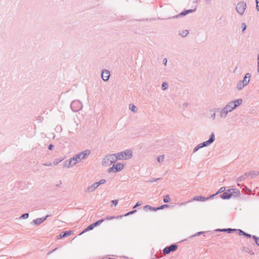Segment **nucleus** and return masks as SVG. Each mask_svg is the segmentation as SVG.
I'll list each match as a JSON object with an SVG mask.
<instances>
[{
    "label": "nucleus",
    "instance_id": "nucleus-51",
    "mask_svg": "<svg viewBox=\"0 0 259 259\" xmlns=\"http://www.w3.org/2000/svg\"><path fill=\"white\" fill-rule=\"evenodd\" d=\"M43 165L50 166H51L52 165V164L51 162H46L45 163H44Z\"/></svg>",
    "mask_w": 259,
    "mask_h": 259
},
{
    "label": "nucleus",
    "instance_id": "nucleus-40",
    "mask_svg": "<svg viewBox=\"0 0 259 259\" xmlns=\"http://www.w3.org/2000/svg\"><path fill=\"white\" fill-rule=\"evenodd\" d=\"M235 232H238V233L239 235H244L245 234V232L243 231L240 230V229H236V231Z\"/></svg>",
    "mask_w": 259,
    "mask_h": 259
},
{
    "label": "nucleus",
    "instance_id": "nucleus-9",
    "mask_svg": "<svg viewBox=\"0 0 259 259\" xmlns=\"http://www.w3.org/2000/svg\"><path fill=\"white\" fill-rule=\"evenodd\" d=\"M215 140V135L214 133H212L210 136L209 139L202 143L203 147H206L212 144Z\"/></svg>",
    "mask_w": 259,
    "mask_h": 259
},
{
    "label": "nucleus",
    "instance_id": "nucleus-47",
    "mask_svg": "<svg viewBox=\"0 0 259 259\" xmlns=\"http://www.w3.org/2000/svg\"><path fill=\"white\" fill-rule=\"evenodd\" d=\"M112 205H116L118 204L117 200H113L111 201Z\"/></svg>",
    "mask_w": 259,
    "mask_h": 259
},
{
    "label": "nucleus",
    "instance_id": "nucleus-41",
    "mask_svg": "<svg viewBox=\"0 0 259 259\" xmlns=\"http://www.w3.org/2000/svg\"><path fill=\"white\" fill-rule=\"evenodd\" d=\"M222 108H213V109H211L209 110V112H219L220 113V110H221Z\"/></svg>",
    "mask_w": 259,
    "mask_h": 259
},
{
    "label": "nucleus",
    "instance_id": "nucleus-6",
    "mask_svg": "<svg viewBox=\"0 0 259 259\" xmlns=\"http://www.w3.org/2000/svg\"><path fill=\"white\" fill-rule=\"evenodd\" d=\"M247 7L246 4L245 2L242 1L238 3L236 7V10L237 13L242 15Z\"/></svg>",
    "mask_w": 259,
    "mask_h": 259
},
{
    "label": "nucleus",
    "instance_id": "nucleus-32",
    "mask_svg": "<svg viewBox=\"0 0 259 259\" xmlns=\"http://www.w3.org/2000/svg\"><path fill=\"white\" fill-rule=\"evenodd\" d=\"M168 83L166 82H163L162 84L161 88L163 90H165L168 88Z\"/></svg>",
    "mask_w": 259,
    "mask_h": 259
},
{
    "label": "nucleus",
    "instance_id": "nucleus-23",
    "mask_svg": "<svg viewBox=\"0 0 259 259\" xmlns=\"http://www.w3.org/2000/svg\"><path fill=\"white\" fill-rule=\"evenodd\" d=\"M130 109L134 113L137 112L138 108L133 104H130Z\"/></svg>",
    "mask_w": 259,
    "mask_h": 259
},
{
    "label": "nucleus",
    "instance_id": "nucleus-56",
    "mask_svg": "<svg viewBox=\"0 0 259 259\" xmlns=\"http://www.w3.org/2000/svg\"><path fill=\"white\" fill-rule=\"evenodd\" d=\"M167 59L166 58H164L163 60V64L166 66V64H167Z\"/></svg>",
    "mask_w": 259,
    "mask_h": 259
},
{
    "label": "nucleus",
    "instance_id": "nucleus-31",
    "mask_svg": "<svg viewBox=\"0 0 259 259\" xmlns=\"http://www.w3.org/2000/svg\"><path fill=\"white\" fill-rule=\"evenodd\" d=\"M225 190H226V188L225 187H221L219 190L216 193H215L214 194L216 195H218V194L219 193H224L225 191Z\"/></svg>",
    "mask_w": 259,
    "mask_h": 259
},
{
    "label": "nucleus",
    "instance_id": "nucleus-45",
    "mask_svg": "<svg viewBox=\"0 0 259 259\" xmlns=\"http://www.w3.org/2000/svg\"><path fill=\"white\" fill-rule=\"evenodd\" d=\"M204 232H197L196 233H195V234L192 235L191 236V237H196V236H198L201 234H202Z\"/></svg>",
    "mask_w": 259,
    "mask_h": 259
},
{
    "label": "nucleus",
    "instance_id": "nucleus-38",
    "mask_svg": "<svg viewBox=\"0 0 259 259\" xmlns=\"http://www.w3.org/2000/svg\"><path fill=\"white\" fill-rule=\"evenodd\" d=\"M168 207H169V205L168 204H163L159 207H157V209L158 210L162 209L164 208Z\"/></svg>",
    "mask_w": 259,
    "mask_h": 259
},
{
    "label": "nucleus",
    "instance_id": "nucleus-26",
    "mask_svg": "<svg viewBox=\"0 0 259 259\" xmlns=\"http://www.w3.org/2000/svg\"><path fill=\"white\" fill-rule=\"evenodd\" d=\"M122 217H123V215H119V216H118L117 217H115L114 216H108L106 218H104V219H105V220H111L115 218L121 219L122 218Z\"/></svg>",
    "mask_w": 259,
    "mask_h": 259
},
{
    "label": "nucleus",
    "instance_id": "nucleus-42",
    "mask_svg": "<svg viewBox=\"0 0 259 259\" xmlns=\"http://www.w3.org/2000/svg\"><path fill=\"white\" fill-rule=\"evenodd\" d=\"M161 178H152L150 180H149V181H147V182H151V183H153V182H157L158 180H160Z\"/></svg>",
    "mask_w": 259,
    "mask_h": 259
},
{
    "label": "nucleus",
    "instance_id": "nucleus-3",
    "mask_svg": "<svg viewBox=\"0 0 259 259\" xmlns=\"http://www.w3.org/2000/svg\"><path fill=\"white\" fill-rule=\"evenodd\" d=\"M117 161L115 154H108L103 159L102 164L105 166H109Z\"/></svg>",
    "mask_w": 259,
    "mask_h": 259
},
{
    "label": "nucleus",
    "instance_id": "nucleus-46",
    "mask_svg": "<svg viewBox=\"0 0 259 259\" xmlns=\"http://www.w3.org/2000/svg\"><path fill=\"white\" fill-rule=\"evenodd\" d=\"M95 227L94 226L93 223V224H91V225H90L88 227V229L90 230H90H93Z\"/></svg>",
    "mask_w": 259,
    "mask_h": 259
},
{
    "label": "nucleus",
    "instance_id": "nucleus-43",
    "mask_svg": "<svg viewBox=\"0 0 259 259\" xmlns=\"http://www.w3.org/2000/svg\"><path fill=\"white\" fill-rule=\"evenodd\" d=\"M246 27H247V26L245 23H242L241 24V28L242 29V32H244V31L246 29Z\"/></svg>",
    "mask_w": 259,
    "mask_h": 259
},
{
    "label": "nucleus",
    "instance_id": "nucleus-24",
    "mask_svg": "<svg viewBox=\"0 0 259 259\" xmlns=\"http://www.w3.org/2000/svg\"><path fill=\"white\" fill-rule=\"evenodd\" d=\"M244 86H245V84L240 80L237 83V88L238 90H241Z\"/></svg>",
    "mask_w": 259,
    "mask_h": 259
},
{
    "label": "nucleus",
    "instance_id": "nucleus-52",
    "mask_svg": "<svg viewBox=\"0 0 259 259\" xmlns=\"http://www.w3.org/2000/svg\"><path fill=\"white\" fill-rule=\"evenodd\" d=\"M57 249V248H55V249H53V250H52L50 251L49 252H48L47 253V255H50V254H51V253H52L54 251H55Z\"/></svg>",
    "mask_w": 259,
    "mask_h": 259
},
{
    "label": "nucleus",
    "instance_id": "nucleus-60",
    "mask_svg": "<svg viewBox=\"0 0 259 259\" xmlns=\"http://www.w3.org/2000/svg\"><path fill=\"white\" fill-rule=\"evenodd\" d=\"M198 149H199L198 148V147H197V146H196L194 148V149H193V153L196 152L197 150H198Z\"/></svg>",
    "mask_w": 259,
    "mask_h": 259
},
{
    "label": "nucleus",
    "instance_id": "nucleus-62",
    "mask_svg": "<svg viewBox=\"0 0 259 259\" xmlns=\"http://www.w3.org/2000/svg\"><path fill=\"white\" fill-rule=\"evenodd\" d=\"M205 1L206 2V4H210L211 3V0H205Z\"/></svg>",
    "mask_w": 259,
    "mask_h": 259
},
{
    "label": "nucleus",
    "instance_id": "nucleus-14",
    "mask_svg": "<svg viewBox=\"0 0 259 259\" xmlns=\"http://www.w3.org/2000/svg\"><path fill=\"white\" fill-rule=\"evenodd\" d=\"M98 187V186L97 185V184L96 183H94L90 186L88 187L85 190V193H90L94 192L97 188Z\"/></svg>",
    "mask_w": 259,
    "mask_h": 259
},
{
    "label": "nucleus",
    "instance_id": "nucleus-27",
    "mask_svg": "<svg viewBox=\"0 0 259 259\" xmlns=\"http://www.w3.org/2000/svg\"><path fill=\"white\" fill-rule=\"evenodd\" d=\"M188 14V11L186 10H185V11L182 12L181 13H180L178 15H176L175 16L172 17V18H177L179 16H185V15H186Z\"/></svg>",
    "mask_w": 259,
    "mask_h": 259
},
{
    "label": "nucleus",
    "instance_id": "nucleus-10",
    "mask_svg": "<svg viewBox=\"0 0 259 259\" xmlns=\"http://www.w3.org/2000/svg\"><path fill=\"white\" fill-rule=\"evenodd\" d=\"M76 164V163L74 160V158H73V157H72L69 159L68 160H66L64 162L63 166L70 168L74 166Z\"/></svg>",
    "mask_w": 259,
    "mask_h": 259
},
{
    "label": "nucleus",
    "instance_id": "nucleus-22",
    "mask_svg": "<svg viewBox=\"0 0 259 259\" xmlns=\"http://www.w3.org/2000/svg\"><path fill=\"white\" fill-rule=\"evenodd\" d=\"M42 223V220H41V218H37L35 220H33L31 223H33L36 225H39Z\"/></svg>",
    "mask_w": 259,
    "mask_h": 259
},
{
    "label": "nucleus",
    "instance_id": "nucleus-8",
    "mask_svg": "<svg viewBox=\"0 0 259 259\" xmlns=\"http://www.w3.org/2000/svg\"><path fill=\"white\" fill-rule=\"evenodd\" d=\"M178 248V245L176 244H173L169 246L165 247L163 249V253L165 254L169 253L171 251H175Z\"/></svg>",
    "mask_w": 259,
    "mask_h": 259
},
{
    "label": "nucleus",
    "instance_id": "nucleus-39",
    "mask_svg": "<svg viewBox=\"0 0 259 259\" xmlns=\"http://www.w3.org/2000/svg\"><path fill=\"white\" fill-rule=\"evenodd\" d=\"M164 159V155H160L157 157V160L159 162L163 161Z\"/></svg>",
    "mask_w": 259,
    "mask_h": 259
},
{
    "label": "nucleus",
    "instance_id": "nucleus-44",
    "mask_svg": "<svg viewBox=\"0 0 259 259\" xmlns=\"http://www.w3.org/2000/svg\"><path fill=\"white\" fill-rule=\"evenodd\" d=\"M136 211H137V210H136V209H135V210H132V211H130V212H128L126 213V214H124V216H125V217H126V216H128V215H130V214H133V213H134L135 212H136Z\"/></svg>",
    "mask_w": 259,
    "mask_h": 259
},
{
    "label": "nucleus",
    "instance_id": "nucleus-28",
    "mask_svg": "<svg viewBox=\"0 0 259 259\" xmlns=\"http://www.w3.org/2000/svg\"><path fill=\"white\" fill-rule=\"evenodd\" d=\"M189 33V31L188 30H184L182 32L180 33V35L183 37L186 36Z\"/></svg>",
    "mask_w": 259,
    "mask_h": 259
},
{
    "label": "nucleus",
    "instance_id": "nucleus-57",
    "mask_svg": "<svg viewBox=\"0 0 259 259\" xmlns=\"http://www.w3.org/2000/svg\"><path fill=\"white\" fill-rule=\"evenodd\" d=\"M141 205V203L140 202H138L136 204V205L134 206V207H133V208H135L137 207V206H140V205Z\"/></svg>",
    "mask_w": 259,
    "mask_h": 259
},
{
    "label": "nucleus",
    "instance_id": "nucleus-20",
    "mask_svg": "<svg viewBox=\"0 0 259 259\" xmlns=\"http://www.w3.org/2000/svg\"><path fill=\"white\" fill-rule=\"evenodd\" d=\"M71 235V231H63L59 235V238L61 239L62 238L68 237Z\"/></svg>",
    "mask_w": 259,
    "mask_h": 259
},
{
    "label": "nucleus",
    "instance_id": "nucleus-4",
    "mask_svg": "<svg viewBox=\"0 0 259 259\" xmlns=\"http://www.w3.org/2000/svg\"><path fill=\"white\" fill-rule=\"evenodd\" d=\"M90 154L91 151L90 150H85L75 155L73 157L74 158L76 163H77L86 159Z\"/></svg>",
    "mask_w": 259,
    "mask_h": 259
},
{
    "label": "nucleus",
    "instance_id": "nucleus-18",
    "mask_svg": "<svg viewBox=\"0 0 259 259\" xmlns=\"http://www.w3.org/2000/svg\"><path fill=\"white\" fill-rule=\"evenodd\" d=\"M218 232H226L228 233H232L236 231V229H231V228H228V229H218L215 230Z\"/></svg>",
    "mask_w": 259,
    "mask_h": 259
},
{
    "label": "nucleus",
    "instance_id": "nucleus-50",
    "mask_svg": "<svg viewBox=\"0 0 259 259\" xmlns=\"http://www.w3.org/2000/svg\"><path fill=\"white\" fill-rule=\"evenodd\" d=\"M50 217V215H46L45 217H44V218H41V220H42V223H43L45 221H46V219H47L48 217Z\"/></svg>",
    "mask_w": 259,
    "mask_h": 259
},
{
    "label": "nucleus",
    "instance_id": "nucleus-34",
    "mask_svg": "<svg viewBox=\"0 0 259 259\" xmlns=\"http://www.w3.org/2000/svg\"><path fill=\"white\" fill-rule=\"evenodd\" d=\"M163 202H169L170 200V198L169 196V195H165L163 198Z\"/></svg>",
    "mask_w": 259,
    "mask_h": 259
},
{
    "label": "nucleus",
    "instance_id": "nucleus-7",
    "mask_svg": "<svg viewBox=\"0 0 259 259\" xmlns=\"http://www.w3.org/2000/svg\"><path fill=\"white\" fill-rule=\"evenodd\" d=\"M124 167V165L122 163H118L114 164L108 170L109 173L117 172L121 170Z\"/></svg>",
    "mask_w": 259,
    "mask_h": 259
},
{
    "label": "nucleus",
    "instance_id": "nucleus-30",
    "mask_svg": "<svg viewBox=\"0 0 259 259\" xmlns=\"http://www.w3.org/2000/svg\"><path fill=\"white\" fill-rule=\"evenodd\" d=\"M246 176H247L245 175V174L240 176L237 179V180H236L237 182H241L242 181L244 180L245 179Z\"/></svg>",
    "mask_w": 259,
    "mask_h": 259
},
{
    "label": "nucleus",
    "instance_id": "nucleus-53",
    "mask_svg": "<svg viewBox=\"0 0 259 259\" xmlns=\"http://www.w3.org/2000/svg\"><path fill=\"white\" fill-rule=\"evenodd\" d=\"M54 145L53 144H50L48 146V149L50 150H52L53 148H54Z\"/></svg>",
    "mask_w": 259,
    "mask_h": 259
},
{
    "label": "nucleus",
    "instance_id": "nucleus-15",
    "mask_svg": "<svg viewBox=\"0 0 259 259\" xmlns=\"http://www.w3.org/2000/svg\"><path fill=\"white\" fill-rule=\"evenodd\" d=\"M228 113H229V112L225 108V107L222 108L221 110H220V118H225L227 116Z\"/></svg>",
    "mask_w": 259,
    "mask_h": 259
},
{
    "label": "nucleus",
    "instance_id": "nucleus-12",
    "mask_svg": "<svg viewBox=\"0 0 259 259\" xmlns=\"http://www.w3.org/2000/svg\"><path fill=\"white\" fill-rule=\"evenodd\" d=\"M223 199H229L231 197V190L229 189L219 196Z\"/></svg>",
    "mask_w": 259,
    "mask_h": 259
},
{
    "label": "nucleus",
    "instance_id": "nucleus-37",
    "mask_svg": "<svg viewBox=\"0 0 259 259\" xmlns=\"http://www.w3.org/2000/svg\"><path fill=\"white\" fill-rule=\"evenodd\" d=\"M62 160H63V159H61V158H59H59H57V159H56L54 160V161L53 163H54V164L55 165H58V163H59V162H61V161H62Z\"/></svg>",
    "mask_w": 259,
    "mask_h": 259
},
{
    "label": "nucleus",
    "instance_id": "nucleus-21",
    "mask_svg": "<svg viewBox=\"0 0 259 259\" xmlns=\"http://www.w3.org/2000/svg\"><path fill=\"white\" fill-rule=\"evenodd\" d=\"M144 209L145 210H151V211H156V210H158L157 209V207H152L149 205H145L144 207Z\"/></svg>",
    "mask_w": 259,
    "mask_h": 259
},
{
    "label": "nucleus",
    "instance_id": "nucleus-1",
    "mask_svg": "<svg viewBox=\"0 0 259 259\" xmlns=\"http://www.w3.org/2000/svg\"><path fill=\"white\" fill-rule=\"evenodd\" d=\"M117 159L127 160L132 158V151L131 150H126L120 152L115 153Z\"/></svg>",
    "mask_w": 259,
    "mask_h": 259
},
{
    "label": "nucleus",
    "instance_id": "nucleus-33",
    "mask_svg": "<svg viewBox=\"0 0 259 259\" xmlns=\"http://www.w3.org/2000/svg\"><path fill=\"white\" fill-rule=\"evenodd\" d=\"M29 217V213H25L21 215L19 219H27Z\"/></svg>",
    "mask_w": 259,
    "mask_h": 259
},
{
    "label": "nucleus",
    "instance_id": "nucleus-49",
    "mask_svg": "<svg viewBox=\"0 0 259 259\" xmlns=\"http://www.w3.org/2000/svg\"><path fill=\"white\" fill-rule=\"evenodd\" d=\"M256 4V9L259 12V0H255Z\"/></svg>",
    "mask_w": 259,
    "mask_h": 259
},
{
    "label": "nucleus",
    "instance_id": "nucleus-64",
    "mask_svg": "<svg viewBox=\"0 0 259 259\" xmlns=\"http://www.w3.org/2000/svg\"><path fill=\"white\" fill-rule=\"evenodd\" d=\"M104 259H115V258H110V257H109V258H107V257H106V258H104Z\"/></svg>",
    "mask_w": 259,
    "mask_h": 259
},
{
    "label": "nucleus",
    "instance_id": "nucleus-59",
    "mask_svg": "<svg viewBox=\"0 0 259 259\" xmlns=\"http://www.w3.org/2000/svg\"><path fill=\"white\" fill-rule=\"evenodd\" d=\"M197 147H198V148L199 149L200 148H203V146H202V143H200L199 144H198Z\"/></svg>",
    "mask_w": 259,
    "mask_h": 259
},
{
    "label": "nucleus",
    "instance_id": "nucleus-17",
    "mask_svg": "<svg viewBox=\"0 0 259 259\" xmlns=\"http://www.w3.org/2000/svg\"><path fill=\"white\" fill-rule=\"evenodd\" d=\"M231 197H237L240 196V192L238 189H231Z\"/></svg>",
    "mask_w": 259,
    "mask_h": 259
},
{
    "label": "nucleus",
    "instance_id": "nucleus-48",
    "mask_svg": "<svg viewBox=\"0 0 259 259\" xmlns=\"http://www.w3.org/2000/svg\"><path fill=\"white\" fill-rule=\"evenodd\" d=\"M212 112V114L210 116V118L212 119V120H214L215 119V116H216V114H215V113L214 112Z\"/></svg>",
    "mask_w": 259,
    "mask_h": 259
},
{
    "label": "nucleus",
    "instance_id": "nucleus-11",
    "mask_svg": "<svg viewBox=\"0 0 259 259\" xmlns=\"http://www.w3.org/2000/svg\"><path fill=\"white\" fill-rule=\"evenodd\" d=\"M215 195V194H212V195H210L209 197H205L204 196L197 195V196H195L193 198L192 200H194V201H206L207 200H208L209 199H210L211 198H212Z\"/></svg>",
    "mask_w": 259,
    "mask_h": 259
},
{
    "label": "nucleus",
    "instance_id": "nucleus-36",
    "mask_svg": "<svg viewBox=\"0 0 259 259\" xmlns=\"http://www.w3.org/2000/svg\"><path fill=\"white\" fill-rule=\"evenodd\" d=\"M253 239L254 240L255 243L259 246V237L256 236L255 235L252 236Z\"/></svg>",
    "mask_w": 259,
    "mask_h": 259
},
{
    "label": "nucleus",
    "instance_id": "nucleus-54",
    "mask_svg": "<svg viewBox=\"0 0 259 259\" xmlns=\"http://www.w3.org/2000/svg\"><path fill=\"white\" fill-rule=\"evenodd\" d=\"M257 71L259 73V54L257 56Z\"/></svg>",
    "mask_w": 259,
    "mask_h": 259
},
{
    "label": "nucleus",
    "instance_id": "nucleus-13",
    "mask_svg": "<svg viewBox=\"0 0 259 259\" xmlns=\"http://www.w3.org/2000/svg\"><path fill=\"white\" fill-rule=\"evenodd\" d=\"M101 77L104 81H108L110 77V72L108 70H103L102 72Z\"/></svg>",
    "mask_w": 259,
    "mask_h": 259
},
{
    "label": "nucleus",
    "instance_id": "nucleus-55",
    "mask_svg": "<svg viewBox=\"0 0 259 259\" xmlns=\"http://www.w3.org/2000/svg\"><path fill=\"white\" fill-rule=\"evenodd\" d=\"M90 231V230L88 229V228L87 227V228H85L81 233H80L79 235H81L83 233H85V232L87 231Z\"/></svg>",
    "mask_w": 259,
    "mask_h": 259
},
{
    "label": "nucleus",
    "instance_id": "nucleus-58",
    "mask_svg": "<svg viewBox=\"0 0 259 259\" xmlns=\"http://www.w3.org/2000/svg\"><path fill=\"white\" fill-rule=\"evenodd\" d=\"M244 236L248 238H250L251 237V235L248 234L246 232L245 233Z\"/></svg>",
    "mask_w": 259,
    "mask_h": 259
},
{
    "label": "nucleus",
    "instance_id": "nucleus-63",
    "mask_svg": "<svg viewBox=\"0 0 259 259\" xmlns=\"http://www.w3.org/2000/svg\"><path fill=\"white\" fill-rule=\"evenodd\" d=\"M61 184H62L61 181H60V183H59V184H57V185H56V186H57V187H60V185H61Z\"/></svg>",
    "mask_w": 259,
    "mask_h": 259
},
{
    "label": "nucleus",
    "instance_id": "nucleus-29",
    "mask_svg": "<svg viewBox=\"0 0 259 259\" xmlns=\"http://www.w3.org/2000/svg\"><path fill=\"white\" fill-rule=\"evenodd\" d=\"M105 221V219H101L100 220H98L97 221H96L95 223H93L94 224V226L95 227H96L99 225H100L102 222H103L104 221Z\"/></svg>",
    "mask_w": 259,
    "mask_h": 259
},
{
    "label": "nucleus",
    "instance_id": "nucleus-5",
    "mask_svg": "<svg viewBox=\"0 0 259 259\" xmlns=\"http://www.w3.org/2000/svg\"><path fill=\"white\" fill-rule=\"evenodd\" d=\"M70 107L73 112H77L82 109V104L80 101L74 100L71 102Z\"/></svg>",
    "mask_w": 259,
    "mask_h": 259
},
{
    "label": "nucleus",
    "instance_id": "nucleus-19",
    "mask_svg": "<svg viewBox=\"0 0 259 259\" xmlns=\"http://www.w3.org/2000/svg\"><path fill=\"white\" fill-rule=\"evenodd\" d=\"M259 174V172L257 171H252L245 173V175L247 176H250L251 178H254Z\"/></svg>",
    "mask_w": 259,
    "mask_h": 259
},
{
    "label": "nucleus",
    "instance_id": "nucleus-16",
    "mask_svg": "<svg viewBox=\"0 0 259 259\" xmlns=\"http://www.w3.org/2000/svg\"><path fill=\"white\" fill-rule=\"evenodd\" d=\"M251 77V74L249 73L245 74L243 80H241L246 86L249 83Z\"/></svg>",
    "mask_w": 259,
    "mask_h": 259
},
{
    "label": "nucleus",
    "instance_id": "nucleus-61",
    "mask_svg": "<svg viewBox=\"0 0 259 259\" xmlns=\"http://www.w3.org/2000/svg\"><path fill=\"white\" fill-rule=\"evenodd\" d=\"M187 11H188V13L189 14V13H192V12H194L195 11V10H191V9H190V10H187Z\"/></svg>",
    "mask_w": 259,
    "mask_h": 259
},
{
    "label": "nucleus",
    "instance_id": "nucleus-2",
    "mask_svg": "<svg viewBox=\"0 0 259 259\" xmlns=\"http://www.w3.org/2000/svg\"><path fill=\"white\" fill-rule=\"evenodd\" d=\"M242 102V100L241 99H238L228 103L225 107L229 112H230L240 105Z\"/></svg>",
    "mask_w": 259,
    "mask_h": 259
},
{
    "label": "nucleus",
    "instance_id": "nucleus-35",
    "mask_svg": "<svg viewBox=\"0 0 259 259\" xmlns=\"http://www.w3.org/2000/svg\"><path fill=\"white\" fill-rule=\"evenodd\" d=\"M106 182V180L105 179H101L98 182H96L98 187L102 184H104Z\"/></svg>",
    "mask_w": 259,
    "mask_h": 259
},
{
    "label": "nucleus",
    "instance_id": "nucleus-25",
    "mask_svg": "<svg viewBox=\"0 0 259 259\" xmlns=\"http://www.w3.org/2000/svg\"><path fill=\"white\" fill-rule=\"evenodd\" d=\"M242 251H244L245 252H247L249 254H250V255L254 254V252L253 251L250 250L249 248H248V247H243V248L242 249Z\"/></svg>",
    "mask_w": 259,
    "mask_h": 259
}]
</instances>
